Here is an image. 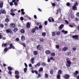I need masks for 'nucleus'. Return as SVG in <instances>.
<instances>
[{"label": "nucleus", "mask_w": 79, "mask_h": 79, "mask_svg": "<svg viewBox=\"0 0 79 79\" xmlns=\"http://www.w3.org/2000/svg\"><path fill=\"white\" fill-rule=\"evenodd\" d=\"M7 68L8 70H9V71H12L13 69V68L10 66L8 67Z\"/></svg>", "instance_id": "13"}, {"label": "nucleus", "mask_w": 79, "mask_h": 79, "mask_svg": "<svg viewBox=\"0 0 79 79\" xmlns=\"http://www.w3.org/2000/svg\"><path fill=\"white\" fill-rule=\"evenodd\" d=\"M10 30L8 29H7V30H6V32H7V33H9V32H10Z\"/></svg>", "instance_id": "49"}, {"label": "nucleus", "mask_w": 79, "mask_h": 79, "mask_svg": "<svg viewBox=\"0 0 79 79\" xmlns=\"http://www.w3.org/2000/svg\"><path fill=\"white\" fill-rule=\"evenodd\" d=\"M52 35L53 36H55V32H52Z\"/></svg>", "instance_id": "51"}, {"label": "nucleus", "mask_w": 79, "mask_h": 79, "mask_svg": "<svg viewBox=\"0 0 79 79\" xmlns=\"http://www.w3.org/2000/svg\"><path fill=\"white\" fill-rule=\"evenodd\" d=\"M53 70L51 69L50 70V73L51 74H53Z\"/></svg>", "instance_id": "32"}, {"label": "nucleus", "mask_w": 79, "mask_h": 79, "mask_svg": "<svg viewBox=\"0 0 79 79\" xmlns=\"http://www.w3.org/2000/svg\"><path fill=\"white\" fill-rule=\"evenodd\" d=\"M5 21L6 22V23H8L10 21V20L8 18H6L5 19Z\"/></svg>", "instance_id": "23"}, {"label": "nucleus", "mask_w": 79, "mask_h": 79, "mask_svg": "<svg viewBox=\"0 0 79 79\" xmlns=\"http://www.w3.org/2000/svg\"><path fill=\"white\" fill-rule=\"evenodd\" d=\"M10 12L11 13H10V15L13 16L15 15V13H13L14 12V10L11 9L10 10Z\"/></svg>", "instance_id": "3"}, {"label": "nucleus", "mask_w": 79, "mask_h": 79, "mask_svg": "<svg viewBox=\"0 0 79 79\" xmlns=\"http://www.w3.org/2000/svg\"><path fill=\"white\" fill-rule=\"evenodd\" d=\"M47 24H48V21H45L44 22V25H47Z\"/></svg>", "instance_id": "41"}, {"label": "nucleus", "mask_w": 79, "mask_h": 79, "mask_svg": "<svg viewBox=\"0 0 79 79\" xmlns=\"http://www.w3.org/2000/svg\"><path fill=\"white\" fill-rule=\"evenodd\" d=\"M72 37L73 38H74L75 39H77V40L79 39V38H78L79 36L77 35H73L72 36Z\"/></svg>", "instance_id": "6"}, {"label": "nucleus", "mask_w": 79, "mask_h": 79, "mask_svg": "<svg viewBox=\"0 0 79 79\" xmlns=\"http://www.w3.org/2000/svg\"><path fill=\"white\" fill-rule=\"evenodd\" d=\"M62 73V71H61V70H59L58 71V74H61Z\"/></svg>", "instance_id": "20"}, {"label": "nucleus", "mask_w": 79, "mask_h": 79, "mask_svg": "<svg viewBox=\"0 0 79 79\" xmlns=\"http://www.w3.org/2000/svg\"><path fill=\"white\" fill-rule=\"evenodd\" d=\"M67 55H69L71 54V52L69 51L67 53Z\"/></svg>", "instance_id": "36"}, {"label": "nucleus", "mask_w": 79, "mask_h": 79, "mask_svg": "<svg viewBox=\"0 0 79 79\" xmlns=\"http://www.w3.org/2000/svg\"><path fill=\"white\" fill-rule=\"evenodd\" d=\"M7 50H8V48H6L4 49V52L5 51V52H7Z\"/></svg>", "instance_id": "37"}, {"label": "nucleus", "mask_w": 79, "mask_h": 79, "mask_svg": "<svg viewBox=\"0 0 79 79\" xmlns=\"http://www.w3.org/2000/svg\"><path fill=\"white\" fill-rule=\"evenodd\" d=\"M67 6H69L70 5V3L69 2H67L66 4Z\"/></svg>", "instance_id": "47"}, {"label": "nucleus", "mask_w": 79, "mask_h": 79, "mask_svg": "<svg viewBox=\"0 0 79 79\" xmlns=\"http://www.w3.org/2000/svg\"><path fill=\"white\" fill-rule=\"evenodd\" d=\"M18 30V29L17 28H15L14 29V32H16Z\"/></svg>", "instance_id": "28"}, {"label": "nucleus", "mask_w": 79, "mask_h": 79, "mask_svg": "<svg viewBox=\"0 0 79 79\" xmlns=\"http://www.w3.org/2000/svg\"><path fill=\"white\" fill-rule=\"evenodd\" d=\"M27 68H25L24 69V71L25 73H26L27 72Z\"/></svg>", "instance_id": "34"}, {"label": "nucleus", "mask_w": 79, "mask_h": 79, "mask_svg": "<svg viewBox=\"0 0 79 79\" xmlns=\"http://www.w3.org/2000/svg\"><path fill=\"white\" fill-rule=\"evenodd\" d=\"M20 19L21 21H23L24 19V18L23 17H21L20 18Z\"/></svg>", "instance_id": "50"}, {"label": "nucleus", "mask_w": 79, "mask_h": 79, "mask_svg": "<svg viewBox=\"0 0 79 79\" xmlns=\"http://www.w3.org/2000/svg\"><path fill=\"white\" fill-rule=\"evenodd\" d=\"M56 34L57 35H60V31H58L56 33Z\"/></svg>", "instance_id": "39"}, {"label": "nucleus", "mask_w": 79, "mask_h": 79, "mask_svg": "<svg viewBox=\"0 0 79 79\" xmlns=\"http://www.w3.org/2000/svg\"><path fill=\"white\" fill-rule=\"evenodd\" d=\"M30 27L31 25H30V23H29V22H28L27 23V28H30Z\"/></svg>", "instance_id": "10"}, {"label": "nucleus", "mask_w": 79, "mask_h": 79, "mask_svg": "<svg viewBox=\"0 0 79 79\" xmlns=\"http://www.w3.org/2000/svg\"><path fill=\"white\" fill-rule=\"evenodd\" d=\"M72 9L73 10H77V7L73 5V6Z\"/></svg>", "instance_id": "12"}, {"label": "nucleus", "mask_w": 79, "mask_h": 79, "mask_svg": "<svg viewBox=\"0 0 79 79\" xmlns=\"http://www.w3.org/2000/svg\"><path fill=\"white\" fill-rule=\"evenodd\" d=\"M59 12V10L57 9V12H56V15H57Z\"/></svg>", "instance_id": "60"}, {"label": "nucleus", "mask_w": 79, "mask_h": 79, "mask_svg": "<svg viewBox=\"0 0 79 79\" xmlns=\"http://www.w3.org/2000/svg\"><path fill=\"white\" fill-rule=\"evenodd\" d=\"M31 32H32V33H34L35 32V30L34 28H33L31 30Z\"/></svg>", "instance_id": "33"}, {"label": "nucleus", "mask_w": 79, "mask_h": 79, "mask_svg": "<svg viewBox=\"0 0 79 79\" xmlns=\"http://www.w3.org/2000/svg\"><path fill=\"white\" fill-rule=\"evenodd\" d=\"M16 27V26H15V24L14 23H11V27L12 28H15Z\"/></svg>", "instance_id": "15"}, {"label": "nucleus", "mask_w": 79, "mask_h": 79, "mask_svg": "<svg viewBox=\"0 0 79 79\" xmlns=\"http://www.w3.org/2000/svg\"><path fill=\"white\" fill-rule=\"evenodd\" d=\"M10 47H8V49H11V48H12V49H15V46L13 45V44H10Z\"/></svg>", "instance_id": "4"}, {"label": "nucleus", "mask_w": 79, "mask_h": 79, "mask_svg": "<svg viewBox=\"0 0 79 79\" xmlns=\"http://www.w3.org/2000/svg\"><path fill=\"white\" fill-rule=\"evenodd\" d=\"M20 32L21 33L24 34V33H25V30H24V29H23L20 30Z\"/></svg>", "instance_id": "11"}, {"label": "nucleus", "mask_w": 79, "mask_h": 79, "mask_svg": "<svg viewBox=\"0 0 79 79\" xmlns=\"http://www.w3.org/2000/svg\"><path fill=\"white\" fill-rule=\"evenodd\" d=\"M36 48L38 50H42V46L40 44H39L37 46Z\"/></svg>", "instance_id": "2"}, {"label": "nucleus", "mask_w": 79, "mask_h": 79, "mask_svg": "<svg viewBox=\"0 0 79 79\" xmlns=\"http://www.w3.org/2000/svg\"><path fill=\"white\" fill-rule=\"evenodd\" d=\"M38 11H40V12L42 11V10L40 9L39 8H38Z\"/></svg>", "instance_id": "63"}, {"label": "nucleus", "mask_w": 79, "mask_h": 79, "mask_svg": "<svg viewBox=\"0 0 79 79\" xmlns=\"http://www.w3.org/2000/svg\"><path fill=\"white\" fill-rule=\"evenodd\" d=\"M41 71H43V68H40L38 70L39 73H41Z\"/></svg>", "instance_id": "14"}, {"label": "nucleus", "mask_w": 79, "mask_h": 79, "mask_svg": "<svg viewBox=\"0 0 79 79\" xmlns=\"http://www.w3.org/2000/svg\"><path fill=\"white\" fill-rule=\"evenodd\" d=\"M68 48L67 47H64L62 49L63 51H67L68 50Z\"/></svg>", "instance_id": "8"}, {"label": "nucleus", "mask_w": 79, "mask_h": 79, "mask_svg": "<svg viewBox=\"0 0 79 79\" xmlns=\"http://www.w3.org/2000/svg\"><path fill=\"white\" fill-rule=\"evenodd\" d=\"M69 27H74V26H73V25H72L71 24H70L69 25Z\"/></svg>", "instance_id": "58"}, {"label": "nucleus", "mask_w": 79, "mask_h": 79, "mask_svg": "<svg viewBox=\"0 0 79 79\" xmlns=\"http://www.w3.org/2000/svg\"><path fill=\"white\" fill-rule=\"evenodd\" d=\"M34 29H35V30H37L39 29V27H35Z\"/></svg>", "instance_id": "44"}, {"label": "nucleus", "mask_w": 79, "mask_h": 79, "mask_svg": "<svg viewBox=\"0 0 79 79\" xmlns=\"http://www.w3.org/2000/svg\"><path fill=\"white\" fill-rule=\"evenodd\" d=\"M42 65L43 66H46L47 65V64L45 63V62H43L42 63Z\"/></svg>", "instance_id": "21"}, {"label": "nucleus", "mask_w": 79, "mask_h": 79, "mask_svg": "<svg viewBox=\"0 0 79 79\" xmlns=\"http://www.w3.org/2000/svg\"><path fill=\"white\" fill-rule=\"evenodd\" d=\"M20 44L21 45H23V47H26V44H25L24 43H20Z\"/></svg>", "instance_id": "30"}, {"label": "nucleus", "mask_w": 79, "mask_h": 79, "mask_svg": "<svg viewBox=\"0 0 79 79\" xmlns=\"http://www.w3.org/2000/svg\"><path fill=\"white\" fill-rule=\"evenodd\" d=\"M15 40H16V41H19V39L18 38H16L15 39Z\"/></svg>", "instance_id": "59"}, {"label": "nucleus", "mask_w": 79, "mask_h": 79, "mask_svg": "<svg viewBox=\"0 0 79 79\" xmlns=\"http://www.w3.org/2000/svg\"><path fill=\"white\" fill-rule=\"evenodd\" d=\"M56 47L57 49H58V48H60V46H59V45H56Z\"/></svg>", "instance_id": "46"}, {"label": "nucleus", "mask_w": 79, "mask_h": 79, "mask_svg": "<svg viewBox=\"0 0 79 79\" xmlns=\"http://www.w3.org/2000/svg\"><path fill=\"white\" fill-rule=\"evenodd\" d=\"M8 73H9V74H10V75H11V74H12V72L11 71H9Z\"/></svg>", "instance_id": "48"}, {"label": "nucleus", "mask_w": 79, "mask_h": 79, "mask_svg": "<svg viewBox=\"0 0 79 79\" xmlns=\"http://www.w3.org/2000/svg\"><path fill=\"white\" fill-rule=\"evenodd\" d=\"M64 27V25L61 24L59 27V28H60V29H62V28H63Z\"/></svg>", "instance_id": "18"}, {"label": "nucleus", "mask_w": 79, "mask_h": 79, "mask_svg": "<svg viewBox=\"0 0 79 79\" xmlns=\"http://www.w3.org/2000/svg\"><path fill=\"white\" fill-rule=\"evenodd\" d=\"M44 76H45V77H46V78H48V74H47V73H45L44 74Z\"/></svg>", "instance_id": "29"}, {"label": "nucleus", "mask_w": 79, "mask_h": 79, "mask_svg": "<svg viewBox=\"0 0 79 79\" xmlns=\"http://www.w3.org/2000/svg\"><path fill=\"white\" fill-rule=\"evenodd\" d=\"M40 63L38 62L37 64H36V65H35V68H37V66H40Z\"/></svg>", "instance_id": "9"}, {"label": "nucleus", "mask_w": 79, "mask_h": 79, "mask_svg": "<svg viewBox=\"0 0 79 79\" xmlns=\"http://www.w3.org/2000/svg\"><path fill=\"white\" fill-rule=\"evenodd\" d=\"M21 39L23 41H24L25 40V37L24 35L22 36Z\"/></svg>", "instance_id": "16"}, {"label": "nucleus", "mask_w": 79, "mask_h": 79, "mask_svg": "<svg viewBox=\"0 0 79 79\" xmlns=\"http://www.w3.org/2000/svg\"><path fill=\"white\" fill-rule=\"evenodd\" d=\"M0 27H1V28H3V27H4V25L3 24H1L0 25Z\"/></svg>", "instance_id": "40"}, {"label": "nucleus", "mask_w": 79, "mask_h": 79, "mask_svg": "<svg viewBox=\"0 0 79 79\" xmlns=\"http://www.w3.org/2000/svg\"><path fill=\"white\" fill-rule=\"evenodd\" d=\"M10 6H13V3L12 2H10Z\"/></svg>", "instance_id": "56"}, {"label": "nucleus", "mask_w": 79, "mask_h": 79, "mask_svg": "<svg viewBox=\"0 0 79 79\" xmlns=\"http://www.w3.org/2000/svg\"><path fill=\"white\" fill-rule=\"evenodd\" d=\"M72 49L73 50H74V51H75V50H76V48H72Z\"/></svg>", "instance_id": "55"}, {"label": "nucleus", "mask_w": 79, "mask_h": 79, "mask_svg": "<svg viewBox=\"0 0 79 79\" xmlns=\"http://www.w3.org/2000/svg\"><path fill=\"white\" fill-rule=\"evenodd\" d=\"M15 77L17 78V79H19V76L18 75H16L15 76Z\"/></svg>", "instance_id": "35"}, {"label": "nucleus", "mask_w": 79, "mask_h": 79, "mask_svg": "<svg viewBox=\"0 0 79 79\" xmlns=\"http://www.w3.org/2000/svg\"><path fill=\"white\" fill-rule=\"evenodd\" d=\"M69 77H70L69 75H68L67 74H66L63 76V77H64V78L65 79H69Z\"/></svg>", "instance_id": "5"}, {"label": "nucleus", "mask_w": 79, "mask_h": 79, "mask_svg": "<svg viewBox=\"0 0 79 79\" xmlns=\"http://www.w3.org/2000/svg\"><path fill=\"white\" fill-rule=\"evenodd\" d=\"M46 35V33L45 32H43L42 33V35L43 36H45Z\"/></svg>", "instance_id": "43"}, {"label": "nucleus", "mask_w": 79, "mask_h": 79, "mask_svg": "<svg viewBox=\"0 0 79 79\" xmlns=\"http://www.w3.org/2000/svg\"><path fill=\"white\" fill-rule=\"evenodd\" d=\"M33 53L34 55H37L38 53V52H37V51H35Z\"/></svg>", "instance_id": "22"}, {"label": "nucleus", "mask_w": 79, "mask_h": 79, "mask_svg": "<svg viewBox=\"0 0 79 79\" xmlns=\"http://www.w3.org/2000/svg\"><path fill=\"white\" fill-rule=\"evenodd\" d=\"M45 52L46 53V54H50V50H47Z\"/></svg>", "instance_id": "19"}, {"label": "nucleus", "mask_w": 79, "mask_h": 79, "mask_svg": "<svg viewBox=\"0 0 79 79\" xmlns=\"http://www.w3.org/2000/svg\"><path fill=\"white\" fill-rule=\"evenodd\" d=\"M51 19L52 22H54V21H55V20L53 19V17H51Z\"/></svg>", "instance_id": "64"}, {"label": "nucleus", "mask_w": 79, "mask_h": 79, "mask_svg": "<svg viewBox=\"0 0 79 79\" xmlns=\"http://www.w3.org/2000/svg\"><path fill=\"white\" fill-rule=\"evenodd\" d=\"M3 2H2L1 3H0V8H2V7H3Z\"/></svg>", "instance_id": "31"}, {"label": "nucleus", "mask_w": 79, "mask_h": 79, "mask_svg": "<svg viewBox=\"0 0 79 79\" xmlns=\"http://www.w3.org/2000/svg\"><path fill=\"white\" fill-rule=\"evenodd\" d=\"M40 42H43L44 41V39L43 38H40Z\"/></svg>", "instance_id": "24"}, {"label": "nucleus", "mask_w": 79, "mask_h": 79, "mask_svg": "<svg viewBox=\"0 0 79 79\" xmlns=\"http://www.w3.org/2000/svg\"><path fill=\"white\" fill-rule=\"evenodd\" d=\"M14 5H15V6H17V5H18V3H17L16 2H14Z\"/></svg>", "instance_id": "61"}, {"label": "nucleus", "mask_w": 79, "mask_h": 79, "mask_svg": "<svg viewBox=\"0 0 79 79\" xmlns=\"http://www.w3.org/2000/svg\"><path fill=\"white\" fill-rule=\"evenodd\" d=\"M1 39H2L3 40H5L6 39V37H2Z\"/></svg>", "instance_id": "52"}, {"label": "nucleus", "mask_w": 79, "mask_h": 79, "mask_svg": "<svg viewBox=\"0 0 79 79\" xmlns=\"http://www.w3.org/2000/svg\"><path fill=\"white\" fill-rule=\"evenodd\" d=\"M39 29H42V25H40L39 26Z\"/></svg>", "instance_id": "54"}, {"label": "nucleus", "mask_w": 79, "mask_h": 79, "mask_svg": "<svg viewBox=\"0 0 79 79\" xmlns=\"http://www.w3.org/2000/svg\"><path fill=\"white\" fill-rule=\"evenodd\" d=\"M66 60L67 61V63L66 64V66L67 67L69 68L71 66V62L69 60V58H66Z\"/></svg>", "instance_id": "1"}, {"label": "nucleus", "mask_w": 79, "mask_h": 79, "mask_svg": "<svg viewBox=\"0 0 79 79\" xmlns=\"http://www.w3.org/2000/svg\"><path fill=\"white\" fill-rule=\"evenodd\" d=\"M9 33L10 34H13V32L12 31H9Z\"/></svg>", "instance_id": "62"}, {"label": "nucleus", "mask_w": 79, "mask_h": 79, "mask_svg": "<svg viewBox=\"0 0 79 79\" xmlns=\"http://www.w3.org/2000/svg\"><path fill=\"white\" fill-rule=\"evenodd\" d=\"M51 55L52 56H55V52H52L51 53Z\"/></svg>", "instance_id": "25"}, {"label": "nucleus", "mask_w": 79, "mask_h": 79, "mask_svg": "<svg viewBox=\"0 0 79 79\" xmlns=\"http://www.w3.org/2000/svg\"><path fill=\"white\" fill-rule=\"evenodd\" d=\"M7 45V44L6 43H5L4 44H3V43H2V47H3V46H4L5 47H6V46Z\"/></svg>", "instance_id": "27"}, {"label": "nucleus", "mask_w": 79, "mask_h": 79, "mask_svg": "<svg viewBox=\"0 0 79 79\" xmlns=\"http://www.w3.org/2000/svg\"><path fill=\"white\" fill-rule=\"evenodd\" d=\"M34 58L33 57L31 58V63H32V64H34Z\"/></svg>", "instance_id": "17"}, {"label": "nucleus", "mask_w": 79, "mask_h": 79, "mask_svg": "<svg viewBox=\"0 0 79 79\" xmlns=\"http://www.w3.org/2000/svg\"><path fill=\"white\" fill-rule=\"evenodd\" d=\"M52 6H55L56 5V4H55V3H52Z\"/></svg>", "instance_id": "57"}, {"label": "nucleus", "mask_w": 79, "mask_h": 79, "mask_svg": "<svg viewBox=\"0 0 79 79\" xmlns=\"http://www.w3.org/2000/svg\"><path fill=\"white\" fill-rule=\"evenodd\" d=\"M52 17H50L49 18H48V22H49L50 23H51L52 22V20H51Z\"/></svg>", "instance_id": "26"}, {"label": "nucleus", "mask_w": 79, "mask_h": 79, "mask_svg": "<svg viewBox=\"0 0 79 79\" xmlns=\"http://www.w3.org/2000/svg\"><path fill=\"white\" fill-rule=\"evenodd\" d=\"M61 76H60V74H58L57 76V78L58 79L60 78V77Z\"/></svg>", "instance_id": "38"}, {"label": "nucleus", "mask_w": 79, "mask_h": 79, "mask_svg": "<svg viewBox=\"0 0 79 79\" xmlns=\"http://www.w3.org/2000/svg\"><path fill=\"white\" fill-rule=\"evenodd\" d=\"M71 18H72V19H73V18H74V16L73 14H72L71 15Z\"/></svg>", "instance_id": "45"}, {"label": "nucleus", "mask_w": 79, "mask_h": 79, "mask_svg": "<svg viewBox=\"0 0 79 79\" xmlns=\"http://www.w3.org/2000/svg\"><path fill=\"white\" fill-rule=\"evenodd\" d=\"M0 11L2 14H6V11L4 9H2L0 10Z\"/></svg>", "instance_id": "7"}, {"label": "nucleus", "mask_w": 79, "mask_h": 79, "mask_svg": "<svg viewBox=\"0 0 79 79\" xmlns=\"http://www.w3.org/2000/svg\"><path fill=\"white\" fill-rule=\"evenodd\" d=\"M15 74H19V72L18 71H16L15 72Z\"/></svg>", "instance_id": "42"}, {"label": "nucleus", "mask_w": 79, "mask_h": 79, "mask_svg": "<svg viewBox=\"0 0 79 79\" xmlns=\"http://www.w3.org/2000/svg\"><path fill=\"white\" fill-rule=\"evenodd\" d=\"M77 5H78V3H77V2H76L74 4V6H77Z\"/></svg>", "instance_id": "53"}]
</instances>
